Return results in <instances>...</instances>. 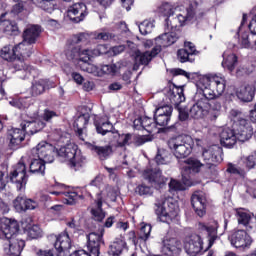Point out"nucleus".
Returning <instances> with one entry per match:
<instances>
[{"instance_id": "nucleus-1", "label": "nucleus", "mask_w": 256, "mask_h": 256, "mask_svg": "<svg viewBox=\"0 0 256 256\" xmlns=\"http://www.w3.org/2000/svg\"><path fill=\"white\" fill-rule=\"evenodd\" d=\"M0 230L5 236L3 240L4 255L21 256L25 248V241L19 237V222L9 218L0 219Z\"/></svg>"}, {"instance_id": "nucleus-2", "label": "nucleus", "mask_w": 256, "mask_h": 256, "mask_svg": "<svg viewBox=\"0 0 256 256\" xmlns=\"http://www.w3.org/2000/svg\"><path fill=\"white\" fill-rule=\"evenodd\" d=\"M196 87H198L199 99L209 103V101L219 99L225 93V79L219 77L201 78Z\"/></svg>"}, {"instance_id": "nucleus-3", "label": "nucleus", "mask_w": 256, "mask_h": 256, "mask_svg": "<svg viewBox=\"0 0 256 256\" xmlns=\"http://www.w3.org/2000/svg\"><path fill=\"white\" fill-rule=\"evenodd\" d=\"M158 13L162 17H167L165 19L166 27L168 31L173 30V27H177V21L180 27H183L185 23H189V21H193L195 19V10H193V6H190L186 9V13L184 14H177L176 17L169 20V17L175 13V8L169 3H164L158 8Z\"/></svg>"}, {"instance_id": "nucleus-4", "label": "nucleus", "mask_w": 256, "mask_h": 256, "mask_svg": "<svg viewBox=\"0 0 256 256\" xmlns=\"http://www.w3.org/2000/svg\"><path fill=\"white\" fill-rule=\"evenodd\" d=\"M195 142L190 135L182 134L168 140V147L176 159H185L191 155Z\"/></svg>"}, {"instance_id": "nucleus-5", "label": "nucleus", "mask_w": 256, "mask_h": 256, "mask_svg": "<svg viewBox=\"0 0 256 256\" xmlns=\"http://www.w3.org/2000/svg\"><path fill=\"white\" fill-rule=\"evenodd\" d=\"M57 157L61 159V161H68L69 166L74 171H79L84 163H86V158L81 154V151L77 150V145L68 144L66 146H62L55 152Z\"/></svg>"}, {"instance_id": "nucleus-6", "label": "nucleus", "mask_w": 256, "mask_h": 256, "mask_svg": "<svg viewBox=\"0 0 256 256\" xmlns=\"http://www.w3.org/2000/svg\"><path fill=\"white\" fill-rule=\"evenodd\" d=\"M154 211L162 223H171L179 215V207L172 199L162 198L154 205Z\"/></svg>"}, {"instance_id": "nucleus-7", "label": "nucleus", "mask_w": 256, "mask_h": 256, "mask_svg": "<svg viewBox=\"0 0 256 256\" xmlns=\"http://www.w3.org/2000/svg\"><path fill=\"white\" fill-rule=\"evenodd\" d=\"M87 240L88 252L85 250H78L69 256H99L101 253V245H105V242L103 241V232L100 234L91 232L87 235Z\"/></svg>"}, {"instance_id": "nucleus-8", "label": "nucleus", "mask_w": 256, "mask_h": 256, "mask_svg": "<svg viewBox=\"0 0 256 256\" xmlns=\"http://www.w3.org/2000/svg\"><path fill=\"white\" fill-rule=\"evenodd\" d=\"M144 181H147L155 189H163L167 183V177L163 176V172L159 166L147 167L142 172Z\"/></svg>"}, {"instance_id": "nucleus-9", "label": "nucleus", "mask_w": 256, "mask_h": 256, "mask_svg": "<svg viewBox=\"0 0 256 256\" xmlns=\"http://www.w3.org/2000/svg\"><path fill=\"white\" fill-rule=\"evenodd\" d=\"M202 159L204 163L202 167H207V169H213L216 167L217 163L223 161V148L220 146L214 145L208 148H204L202 151Z\"/></svg>"}, {"instance_id": "nucleus-10", "label": "nucleus", "mask_w": 256, "mask_h": 256, "mask_svg": "<svg viewBox=\"0 0 256 256\" xmlns=\"http://www.w3.org/2000/svg\"><path fill=\"white\" fill-rule=\"evenodd\" d=\"M89 45V34L80 33L74 35L71 39L70 48L66 51L68 61H79V52L81 47Z\"/></svg>"}, {"instance_id": "nucleus-11", "label": "nucleus", "mask_w": 256, "mask_h": 256, "mask_svg": "<svg viewBox=\"0 0 256 256\" xmlns=\"http://www.w3.org/2000/svg\"><path fill=\"white\" fill-rule=\"evenodd\" d=\"M11 183L16 185L18 191H23L27 185V166L25 163L19 162L9 174Z\"/></svg>"}, {"instance_id": "nucleus-12", "label": "nucleus", "mask_w": 256, "mask_h": 256, "mask_svg": "<svg viewBox=\"0 0 256 256\" xmlns=\"http://www.w3.org/2000/svg\"><path fill=\"white\" fill-rule=\"evenodd\" d=\"M32 155H36L38 159H42L45 163H53L55 161V146L48 142L42 141L32 149Z\"/></svg>"}, {"instance_id": "nucleus-13", "label": "nucleus", "mask_w": 256, "mask_h": 256, "mask_svg": "<svg viewBox=\"0 0 256 256\" xmlns=\"http://www.w3.org/2000/svg\"><path fill=\"white\" fill-rule=\"evenodd\" d=\"M228 241L236 249H249L253 243V238L245 230H236L228 236Z\"/></svg>"}, {"instance_id": "nucleus-14", "label": "nucleus", "mask_w": 256, "mask_h": 256, "mask_svg": "<svg viewBox=\"0 0 256 256\" xmlns=\"http://www.w3.org/2000/svg\"><path fill=\"white\" fill-rule=\"evenodd\" d=\"M161 53V46L154 47L151 51L141 52L136 50L134 52V71L139 69V65H144L147 67L150 61H153L154 57H157Z\"/></svg>"}, {"instance_id": "nucleus-15", "label": "nucleus", "mask_w": 256, "mask_h": 256, "mask_svg": "<svg viewBox=\"0 0 256 256\" xmlns=\"http://www.w3.org/2000/svg\"><path fill=\"white\" fill-rule=\"evenodd\" d=\"M184 250L189 256L201 255V252L203 251V238L198 234H192L186 237L184 241Z\"/></svg>"}, {"instance_id": "nucleus-16", "label": "nucleus", "mask_w": 256, "mask_h": 256, "mask_svg": "<svg viewBox=\"0 0 256 256\" xmlns=\"http://www.w3.org/2000/svg\"><path fill=\"white\" fill-rule=\"evenodd\" d=\"M199 229L200 231H206L208 239V247L206 250L211 249L213 245H215V241H218L219 239V222L216 220H210L207 224L199 223Z\"/></svg>"}, {"instance_id": "nucleus-17", "label": "nucleus", "mask_w": 256, "mask_h": 256, "mask_svg": "<svg viewBox=\"0 0 256 256\" xmlns=\"http://www.w3.org/2000/svg\"><path fill=\"white\" fill-rule=\"evenodd\" d=\"M85 46H80V52L78 56V61H82V63H86V66L83 67L85 69L91 61L92 57H99V55H105L107 53V47L105 45H98L94 49L84 48Z\"/></svg>"}, {"instance_id": "nucleus-18", "label": "nucleus", "mask_w": 256, "mask_h": 256, "mask_svg": "<svg viewBox=\"0 0 256 256\" xmlns=\"http://www.w3.org/2000/svg\"><path fill=\"white\" fill-rule=\"evenodd\" d=\"M87 15V5L83 2L73 4L67 11V17L72 21V23H81Z\"/></svg>"}, {"instance_id": "nucleus-19", "label": "nucleus", "mask_w": 256, "mask_h": 256, "mask_svg": "<svg viewBox=\"0 0 256 256\" xmlns=\"http://www.w3.org/2000/svg\"><path fill=\"white\" fill-rule=\"evenodd\" d=\"M171 115H173V106H160L154 112V121L160 127H167L171 121Z\"/></svg>"}, {"instance_id": "nucleus-20", "label": "nucleus", "mask_w": 256, "mask_h": 256, "mask_svg": "<svg viewBox=\"0 0 256 256\" xmlns=\"http://www.w3.org/2000/svg\"><path fill=\"white\" fill-rule=\"evenodd\" d=\"M195 104L190 108L189 115L192 119H203L209 113V103L199 98V93L194 96Z\"/></svg>"}, {"instance_id": "nucleus-21", "label": "nucleus", "mask_w": 256, "mask_h": 256, "mask_svg": "<svg viewBox=\"0 0 256 256\" xmlns=\"http://www.w3.org/2000/svg\"><path fill=\"white\" fill-rule=\"evenodd\" d=\"M186 164L187 166L184 167V171L182 172V185H184V187H190L191 177H189L187 173H191V171L193 173H199L203 164L196 158H188Z\"/></svg>"}, {"instance_id": "nucleus-22", "label": "nucleus", "mask_w": 256, "mask_h": 256, "mask_svg": "<svg viewBox=\"0 0 256 256\" xmlns=\"http://www.w3.org/2000/svg\"><path fill=\"white\" fill-rule=\"evenodd\" d=\"M191 205L198 217H203L207 213V198H205V194L202 191H195L192 194Z\"/></svg>"}, {"instance_id": "nucleus-23", "label": "nucleus", "mask_w": 256, "mask_h": 256, "mask_svg": "<svg viewBox=\"0 0 256 256\" xmlns=\"http://www.w3.org/2000/svg\"><path fill=\"white\" fill-rule=\"evenodd\" d=\"M27 134V132L25 131V128L22 129L21 128H12L11 130H9L8 132V137L10 139L9 145L8 147L12 150V151H16V149H21V143H23V141H25V135Z\"/></svg>"}, {"instance_id": "nucleus-24", "label": "nucleus", "mask_w": 256, "mask_h": 256, "mask_svg": "<svg viewBox=\"0 0 256 256\" xmlns=\"http://www.w3.org/2000/svg\"><path fill=\"white\" fill-rule=\"evenodd\" d=\"M82 69L92 75H115V73H117V65L115 64L102 65L101 68L93 64H87V66Z\"/></svg>"}, {"instance_id": "nucleus-25", "label": "nucleus", "mask_w": 256, "mask_h": 256, "mask_svg": "<svg viewBox=\"0 0 256 256\" xmlns=\"http://www.w3.org/2000/svg\"><path fill=\"white\" fill-rule=\"evenodd\" d=\"M89 114H81L74 121V129L81 141H85L87 137V124L89 123Z\"/></svg>"}, {"instance_id": "nucleus-26", "label": "nucleus", "mask_w": 256, "mask_h": 256, "mask_svg": "<svg viewBox=\"0 0 256 256\" xmlns=\"http://www.w3.org/2000/svg\"><path fill=\"white\" fill-rule=\"evenodd\" d=\"M54 247L56 251L60 254L69 255V249H71V238H69V234L67 232H63L58 236H55Z\"/></svg>"}, {"instance_id": "nucleus-27", "label": "nucleus", "mask_w": 256, "mask_h": 256, "mask_svg": "<svg viewBox=\"0 0 256 256\" xmlns=\"http://www.w3.org/2000/svg\"><path fill=\"white\" fill-rule=\"evenodd\" d=\"M236 96L243 103H251L255 98V87L249 84L242 85L237 88Z\"/></svg>"}, {"instance_id": "nucleus-28", "label": "nucleus", "mask_w": 256, "mask_h": 256, "mask_svg": "<svg viewBox=\"0 0 256 256\" xmlns=\"http://www.w3.org/2000/svg\"><path fill=\"white\" fill-rule=\"evenodd\" d=\"M91 215L94 221H98V223H101V221L105 219V212L103 211V196L101 193L96 195V199L92 204Z\"/></svg>"}, {"instance_id": "nucleus-29", "label": "nucleus", "mask_w": 256, "mask_h": 256, "mask_svg": "<svg viewBox=\"0 0 256 256\" xmlns=\"http://www.w3.org/2000/svg\"><path fill=\"white\" fill-rule=\"evenodd\" d=\"M220 143L223 147L231 149L237 143V134L231 128L223 129L220 133Z\"/></svg>"}, {"instance_id": "nucleus-30", "label": "nucleus", "mask_w": 256, "mask_h": 256, "mask_svg": "<svg viewBox=\"0 0 256 256\" xmlns=\"http://www.w3.org/2000/svg\"><path fill=\"white\" fill-rule=\"evenodd\" d=\"M41 35V26L32 25L27 28L23 33V41L28 45H33L37 43V39Z\"/></svg>"}, {"instance_id": "nucleus-31", "label": "nucleus", "mask_w": 256, "mask_h": 256, "mask_svg": "<svg viewBox=\"0 0 256 256\" xmlns=\"http://www.w3.org/2000/svg\"><path fill=\"white\" fill-rule=\"evenodd\" d=\"M90 151L96 153L100 161H106L113 155V147L111 145L97 146L95 144H88Z\"/></svg>"}, {"instance_id": "nucleus-32", "label": "nucleus", "mask_w": 256, "mask_h": 256, "mask_svg": "<svg viewBox=\"0 0 256 256\" xmlns=\"http://www.w3.org/2000/svg\"><path fill=\"white\" fill-rule=\"evenodd\" d=\"M132 137L133 136L129 133L120 134L117 130L110 133V141L111 143H115L117 147H126V145H129V141H131Z\"/></svg>"}, {"instance_id": "nucleus-33", "label": "nucleus", "mask_w": 256, "mask_h": 256, "mask_svg": "<svg viewBox=\"0 0 256 256\" xmlns=\"http://www.w3.org/2000/svg\"><path fill=\"white\" fill-rule=\"evenodd\" d=\"M45 122L41 120L36 121H28L21 124V127H23L24 131L28 135H35V133H39V131H43L45 129Z\"/></svg>"}, {"instance_id": "nucleus-34", "label": "nucleus", "mask_w": 256, "mask_h": 256, "mask_svg": "<svg viewBox=\"0 0 256 256\" xmlns=\"http://www.w3.org/2000/svg\"><path fill=\"white\" fill-rule=\"evenodd\" d=\"M179 39V34L176 32H166L156 38V41H160V45L162 47H170V45H173L174 43H177V40Z\"/></svg>"}, {"instance_id": "nucleus-35", "label": "nucleus", "mask_w": 256, "mask_h": 256, "mask_svg": "<svg viewBox=\"0 0 256 256\" xmlns=\"http://www.w3.org/2000/svg\"><path fill=\"white\" fill-rule=\"evenodd\" d=\"M0 57L4 59V61H8L13 63V61H17L19 59L17 54L16 46H4L0 51Z\"/></svg>"}, {"instance_id": "nucleus-36", "label": "nucleus", "mask_w": 256, "mask_h": 256, "mask_svg": "<svg viewBox=\"0 0 256 256\" xmlns=\"http://www.w3.org/2000/svg\"><path fill=\"white\" fill-rule=\"evenodd\" d=\"M16 52L18 55V59H27L33 55V46L28 44L24 40L16 45Z\"/></svg>"}, {"instance_id": "nucleus-37", "label": "nucleus", "mask_w": 256, "mask_h": 256, "mask_svg": "<svg viewBox=\"0 0 256 256\" xmlns=\"http://www.w3.org/2000/svg\"><path fill=\"white\" fill-rule=\"evenodd\" d=\"M168 97L173 105H179L185 101V94L183 93V87H175L170 89Z\"/></svg>"}, {"instance_id": "nucleus-38", "label": "nucleus", "mask_w": 256, "mask_h": 256, "mask_svg": "<svg viewBox=\"0 0 256 256\" xmlns=\"http://www.w3.org/2000/svg\"><path fill=\"white\" fill-rule=\"evenodd\" d=\"M223 62H222V67L227 69L229 73H233L235 71V67H237V55L231 53L227 54V52H224L223 55Z\"/></svg>"}, {"instance_id": "nucleus-39", "label": "nucleus", "mask_w": 256, "mask_h": 256, "mask_svg": "<svg viewBox=\"0 0 256 256\" xmlns=\"http://www.w3.org/2000/svg\"><path fill=\"white\" fill-rule=\"evenodd\" d=\"M31 3L46 13L54 12L57 7L55 0H31Z\"/></svg>"}, {"instance_id": "nucleus-40", "label": "nucleus", "mask_w": 256, "mask_h": 256, "mask_svg": "<svg viewBox=\"0 0 256 256\" xmlns=\"http://www.w3.org/2000/svg\"><path fill=\"white\" fill-rule=\"evenodd\" d=\"M5 15H7V13H3L0 16V23H3L4 32L7 33V35H17L19 33V27H17L15 22L5 20Z\"/></svg>"}, {"instance_id": "nucleus-41", "label": "nucleus", "mask_w": 256, "mask_h": 256, "mask_svg": "<svg viewBox=\"0 0 256 256\" xmlns=\"http://www.w3.org/2000/svg\"><path fill=\"white\" fill-rule=\"evenodd\" d=\"M127 247L125 240L121 238H116L115 241L110 245L109 255L119 256L123 253V250Z\"/></svg>"}, {"instance_id": "nucleus-42", "label": "nucleus", "mask_w": 256, "mask_h": 256, "mask_svg": "<svg viewBox=\"0 0 256 256\" xmlns=\"http://www.w3.org/2000/svg\"><path fill=\"white\" fill-rule=\"evenodd\" d=\"M179 247H181V242L175 238H172L164 242L163 252L168 256H172L174 253L179 251Z\"/></svg>"}, {"instance_id": "nucleus-43", "label": "nucleus", "mask_w": 256, "mask_h": 256, "mask_svg": "<svg viewBox=\"0 0 256 256\" xmlns=\"http://www.w3.org/2000/svg\"><path fill=\"white\" fill-rule=\"evenodd\" d=\"M45 162L41 158H34L29 166V173H37L38 175H45Z\"/></svg>"}, {"instance_id": "nucleus-44", "label": "nucleus", "mask_w": 256, "mask_h": 256, "mask_svg": "<svg viewBox=\"0 0 256 256\" xmlns=\"http://www.w3.org/2000/svg\"><path fill=\"white\" fill-rule=\"evenodd\" d=\"M96 131L100 135H107L108 137H111V133H115V127H113V124L111 122H101L95 124Z\"/></svg>"}, {"instance_id": "nucleus-45", "label": "nucleus", "mask_w": 256, "mask_h": 256, "mask_svg": "<svg viewBox=\"0 0 256 256\" xmlns=\"http://www.w3.org/2000/svg\"><path fill=\"white\" fill-rule=\"evenodd\" d=\"M177 59L180 63H193L195 61L193 54L185 48H181L177 51Z\"/></svg>"}, {"instance_id": "nucleus-46", "label": "nucleus", "mask_w": 256, "mask_h": 256, "mask_svg": "<svg viewBox=\"0 0 256 256\" xmlns=\"http://www.w3.org/2000/svg\"><path fill=\"white\" fill-rule=\"evenodd\" d=\"M23 60H24L23 58L16 59L14 61L13 67L15 71H20V73H22L23 77H21V79H27V75H29V72H28L29 66H27V64L23 62Z\"/></svg>"}, {"instance_id": "nucleus-47", "label": "nucleus", "mask_w": 256, "mask_h": 256, "mask_svg": "<svg viewBox=\"0 0 256 256\" xmlns=\"http://www.w3.org/2000/svg\"><path fill=\"white\" fill-rule=\"evenodd\" d=\"M45 93V82L43 79H40L32 84L31 95L32 97H39Z\"/></svg>"}, {"instance_id": "nucleus-48", "label": "nucleus", "mask_w": 256, "mask_h": 256, "mask_svg": "<svg viewBox=\"0 0 256 256\" xmlns=\"http://www.w3.org/2000/svg\"><path fill=\"white\" fill-rule=\"evenodd\" d=\"M154 161L157 165H167L169 163V152L163 149H158Z\"/></svg>"}, {"instance_id": "nucleus-49", "label": "nucleus", "mask_w": 256, "mask_h": 256, "mask_svg": "<svg viewBox=\"0 0 256 256\" xmlns=\"http://www.w3.org/2000/svg\"><path fill=\"white\" fill-rule=\"evenodd\" d=\"M155 129H157V122L147 116L142 117V131L144 130L147 131V133H153Z\"/></svg>"}, {"instance_id": "nucleus-50", "label": "nucleus", "mask_w": 256, "mask_h": 256, "mask_svg": "<svg viewBox=\"0 0 256 256\" xmlns=\"http://www.w3.org/2000/svg\"><path fill=\"white\" fill-rule=\"evenodd\" d=\"M253 137V127L250 126V128H246L242 131L236 132V139L238 141H241L242 143H245V141H249Z\"/></svg>"}, {"instance_id": "nucleus-51", "label": "nucleus", "mask_w": 256, "mask_h": 256, "mask_svg": "<svg viewBox=\"0 0 256 256\" xmlns=\"http://www.w3.org/2000/svg\"><path fill=\"white\" fill-rule=\"evenodd\" d=\"M250 127H252L251 122L247 120V118L236 120L235 123L233 124L234 133H238L239 131H243Z\"/></svg>"}, {"instance_id": "nucleus-52", "label": "nucleus", "mask_w": 256, "mask_h": 256, "mask_svg": "<svg viewBox=\"0 0 256 256\" xmlns=\"http://www.w3.org/2000/svg\"><path fill=\"white\" fill-rule=\"evenodd\" d=\"M239 225L247 227L251 221V214L245 212L243 209L237 210L236 212Z\"/></svg>"}, {"instance_id": "nucleus-53", "label": "nucleus", "mask_w": 256, "mask_h": 256, "mask_svg": "<svg viewBox=\"0 0 256 256\" xmlns=\"http://www.w3.org/2000/svg\"><path fill=\"white\" fill-rule=\"evenodd\" d=\"M227 173L230 175H237L238 177H245V170L239 167L237 164L228 163L227 164Z\"/></svg>"}, {"instance_id": "nucleus-54", "label": "nucleus", "mask_w": 256, "mask_h": 256, "mask_svg": "<svg viewBox=\"0 0 256 256\" xmlns=\"http://www.w3.org/2000/svg\"><path fill=\"white\" fill-rule=\"evenodd\" d=\"M94 39L99 41H111V39H115V34L102 29L101 32L94 33Z\"/></svg>"}, {"instance_id": "nucleus-55", "label": "nucleus", "mask_w": 256, "mask_h": 256, "mask_svg": "<svg viewBox=\"0 0 256 256\" xmlns=\"http://www.w3.org/2000/svg\"><path fill=\"white\" fill-rule=\"evenodd\" d=\"M138 27L141 35H149L155 25L149 20H144Z\"/></svg>"}, {"instance_id": "nucleus-56", "label": "nucleus", "mask_w": 256, "mask_h": 256, "mask_svg": "<svg viewBox=\"0 0 256 256\" xmlns=\"http://www.w3.org/2000/svg\"><path fill=\"white\" fill-rule=\"evenodd\" d=\"M13 206L15 211H17V213H23L26 210V206H25V198L23 196H18L14 201H13Z\"/></svg>"}, {"instance_id": "nucleus-57", "label": "nucleus", "mask_w": 256, "mask_h": 256, "mask_svg": "<svg viewBox=\"0 0 256 256\" xmlns=\"http://www.w3.org/2000/svg\"><path fill=\"white\" fill-rule=\"evenodd\" d=\"M28 235L30 239H39V237H43V230H41V227H39V225H33L29 229Z\"/></svg>"}, {"instance_id": "nucleus-58", "label": "nucleus", "mask_w": 256, "mask_h": 256, "mask_svg": "<svg viewBox=\"0 0 256 256\" xmlns=\"http://www.w3.org/2000/svg\"><path fill=\"white\" fill-rule=\"evenodd\" d=\"M244 163L247 169H254L256 166V150L252 152L249 156L244 157Z\"/></svg>"}, {"instance_id": "nucleus-59", "label": "nucleus", "mask_w": 256, "mask_h": 256, "mask_svg": "<svg viewBox=\"0 0 256 256\" xmlns=\"http://www.w3.org/2000/svg\"><path fill=\"white\" fill-rule=\"evenodd\" d=\"M239 45L242 49H249L251 47V41L249 40V32L242 33Z\"/></svg>"}, {"instance_id": "nucleus-60", "label": "nucleus", "mask_w": 256, "mask_h": 256, "mask_svg": "<svg viewBox=\"0 0 256 256\" xmlns=\"http://www.w3.org/2000/svg\"><path fill=\"white\" fill-rule=\"evenodd\" d=\"M55 117H59V114L53 110L45 109L42 114V119L46 121V123H51Z\"/></svg>"}, {"instance_id": "nucleus-61", "label": "nucleus", "mask_w": 256, "mask_h": 256, "mask_svg": "<svg viewBox=\"0 0 256 256\" xmlns=\"http://www.w3.org/2000/svg\"><path fill=\"white\" fill-rule=\"evenodd\" d=\"M169 188L171 191H185V185L177 180H171Z\"/></svg>"}, {"instance_id": "nucleus-62", "label": "nucleus", "mask_w": 256, "mask_h": 256, "mask_svg": "<svg viewBox=\"0 0 256 256\" xmlns=\"http://www.w3.org/2000/svg\"><path fill=\"white\" fill-rule=\"evenodd\" d=\"M136 193H138V195H151L153 193V191L151 190V187L147 186V185H138L136 187Z\"/></svg>"}, {"instance_id": "nucleus-63", "label": "nucleus", "mask_w": 256, "mask_h": 256, "mask_svg": "<svg viewBox=\"0 0 256 256\" xmlns=\"http://www.w3.org/2000/svg\"><path fill=\"white\" fill-rule=\"evenodd\" d=\"M230 117L235 121H241V119H245V115L239 109L230 110Z\"/></svg>"}, {"instance_id": "nucleus-64", "label": "nucleus", "mask_w": 256, "mask_h": 256, "mask_svg": "<svg viewBox=\"0 0 256 256\" xmlns=\"http://www.w3.org/2000/svg\"><path fill=\"white\" fill-rule=\"evenodd\" d=\"M140 239L147 241L149 239V235H151V225L146 224L140 230Z\"/></svg>"}]
</instances>
